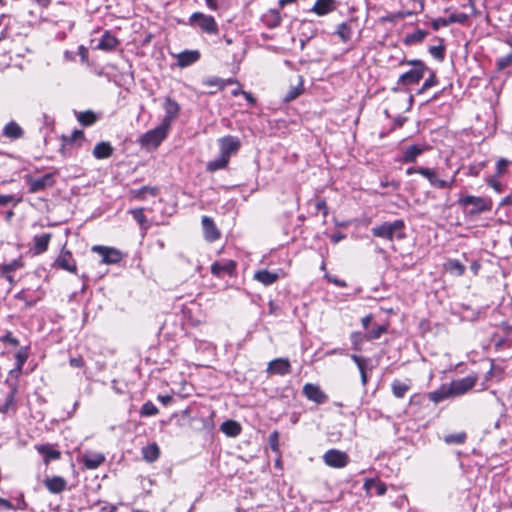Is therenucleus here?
<instances>
[{"label": "nucleus", "instance_id": "1", "mask_svg": "<svg viewBox=\"0 0 512 512\" xmlns=\"http://www.w3.org/2000/svg\"><path fill=\"white\" fill-rule=\"evenodd\" d=\"M374 237L393 241L394 239L402 240L406 237L405 222L397 219L393 222H383L371 228Z\"/></svg>", "mask_w": 512, "mask_h": 512}, {"label": "nucleus", "instance_id": "2", "mask_svg": "<svg viewBox=\"0 0 512 512\" xmlns=\"http://www.w3.org/2000/svg\"><path fill=\"white\" fill-rule=\"evenodd\" d=\"M170 127L161 123L159 126L145 132L139 138L140 145L145 149L157 148L167 137Z\"/></svg>", "mask_w": 512, "mask_h": 512}, {"label": "nucleus", "instance_id": "3", "mask_svg": "<svg viewBox=\"0 0 512 512\" xmlns=\"http://www.w3.org/2000/svg\"><path fill=\"white\" fill-rule=\"evenodd\" d=\"M458 203L463 207L472 206L469 215H476L492 209V201L488 198L467 195L459 198Z\"/></svg>", "mask_w": 512, "mask_h": 512}, {"label": "nucleus", "instance_id": "4", "mask_svg": "<svg viewBox=\"0 0 512 512\" xmlns=\"http://www.w3.org/2000/svg\"><path fill=\"white\" fill-rule=\"evenodd\" d=\"M322 458L327 466L337 469L346 467L350 461L348 454L338 449H329Z\"/></svg>", "mask_w": 512, "mask_h": 512}, {"label": "nucleus", "instance_id": "5", "mask_svg": "<svg viewBox=\"0 0 512 512\" xmlns=\"http://www.w3.org/2000/svg\"><path fill=\"white\" fill-rule=\"evenodd\" d=\"M190 24L198 25L201 30L208 34H217L218 27L213 16L205 15L201 12L193 13L189 18Z\"/></svg>", "mask_w": 512, "mask_h": 512}, {"label": "nucleus", "instance_id": "6", "mask_svg": "<svg viewBox=\"0 0 512 512\" xmlns=\"http://www.w3.org/2000/svg\"><path fill=\"white\" fill-rule=\"evenodd\" d=\"M26 182L29 186L28 191L30 193H37L45 190L46 188L52 187L55 183L54 174L47 173L39 178H33L26 176Z\"/></svg>", "mask_w": 512, "mask_h": 512}, {"label": "nucleus", "instance_id": "7", "mask_svg": "<svg viewBox=\"0 0 512 512\" xmlns=\"http://www.w3.org/2000/svg\"><path fill=\"white\" fill-rule=\"evenodd\" d=\"M92 251L98 253L105 264H117L123 259V253L113 247L95 245Z\"/></svg>", "mask_w": 512, "mask_h": 512}, {"label": "nucleus", "instance_id": "8", "mask_svg": "<svg viewBox=\"0 0 512 512\" xmlns=\"http://www.w3.org/2000/svg\"><path fill=\"white\" fill-rule=\"evenodd\" d=\"M220 154L230 159L231 155L238 152L241 147V142L238 137L227 135L218 140Z\"/></svg>", "mask_w": 512, "mask_h": 512}, {"label": "nucleus", "instance_id": "9", "mask_svg": "<svg viewBox=\"0 0 512 512\" xmlns=\"http://www.w3.org/2000/svg\"><path fill=\"white\" fill-rule=\"evenodd\" d=\"M419 174L422 175L424 178H426L432 187L438 188V189L451 188L455 181L454 177H452L449 181L440 179L438 177L436 170L433 168L425 167V169H421L419 171Z\"/></svg>", "mask_w": 512, "mask_h": 512}, {"label": "nucleus", "instance_id": "10", "mask_svg": "<svg viewBox=\"0 0 512 512\" xmlns=\"http://www.w3.org/2000/svg\"><path fill=\"white\" fill-rule=\"evenodd\" d=\"M477 381L476 376H466L464 378L453 381L450 384V391L452 396H459L465 394L472 389Z\"/></svg>", "mask_w": 512, "mask_h": 512}, {"label": "nucleus", "instance_id": "11", "mask_svg": "<svg viewBox=\"0 0 512 512\" xmlns=\"http://www.w3.org/2000/svg\"><path fill=\"white\" fill-rule=\"evenodd\" d=\"M429 149L426 144H412L402 149V155L399 159L402 163H414L416 159Z\"/></svg>", "mask_w": 512, "mask_h": 512}, {"label": "nucleus", "instance_id": "12", "mask_svg": "<svg viewBox=\"0 0 512 512\" xmlns=\"http://www.w3.org/2000/svg\"><path fill=\"white\" fill-rule=\"evenodd\" d=\"M163 108L165 110V116L162 123L165 124V126L171 127L172 123L179 115L180 105L174 99L166 97L163 103Z\"/></svg>", "mask_w": 512, "mask_h": 512}, {"label": "nucleus", "instance_id": "13", "mask_svg": "<svg viewBox=\"0 0 512 512\" xmlns=\"http://www.w3.org/2000/svg\"><path fill=\"white\" fill-rule=\"evenodd\" d=\"M267 373L284 376L291 373V364L287 358H276L268 363Z\"/></svg>", "mask_w": 512, "mask_h": 512}, {"label": "nucleus", "instance_id": "14", "mask_svg": "<svg viewBox=\"0 0 512 512\" xmlns=\"http://www.w3.org/2000/svg\"><path fill=\"white\" fill-rule=\"evenodd\" d=\"M236 269V263L233 260H220L211 265V273L216 277L232 276Z\"/></svg>", "mask_w": 512, "mask_h": 512}, {"label": "nucleus", "instance_id": "15", "mask_svg": "<svg viewBox=\"0 0 512 512\" xmlns=\"http://www.w3.org/2000/svg\"><path fill=\"white\" fill-rule=\"evenodd\" d=\"M303 394L307 399L317 403L323 404L327 401V395L320 389L319 386L307 383L303 387Z\"/></svg>", "mask_w": 512, "mask_h": 512}, {"label": "nucleus", "instance_id": "16", "mask_svg": "<svg viewBox=\"0 0 512 512\" xmlns=\"http://www.w3.org/2000/svg\"><path fill=\"white\" fill-rule=\"evenodd\" d=\"M57 267L66 270L71 273H76L77 267L76 262L72 256V253L68 250H63L55 261Z\"/></svg>", "mask_w": 512, "mask_h": 512}, {"label": "nucleus", "instance_id": "17", "mask_svg": "<svg viewBox=\"0 0 512 512\" xmlns=\"http://www.w3.org/2000/svg\"><path fill=\"white\" fill-rule=\"evenodd\" d=\"M202 228L204 233V238L209 242H214L220 237V232L217 229L212 218L208 216H203L202 220Z\"/></svg>", "mask_w": 512, "mask_h": 512}, {"label": "nucleus", "instance_id": "18", "mask_svg": "<svg viewBox=\"0 0 512 512\" xmlns=\"http://www.w3.org/2000/svg\"><path fill=\"white\" fill-rule=\"evenodd\" d=\"M44 486L52 494H60L67 489V481L61 476L48 477L44 480Z\"/></svg>", "mask_w": 512, "mask_h": 512}, {"label": "nucleus", "instance_id": "19", "mask_svg": "<svg viewBox=\"0 0 512 512\" xmlns=\"http://www.w3.org/2000/svg\"><path fill=\"white\" fill-rule=\"evenodd\" d=\"M119 45V40L110 31H105L95 49L102 50L105 52H111L116 49Z\"/></svg>", "mask_w": 512, "mask_h": 512}, {"label": "nucleus", "instance_id": "20", "mask_svg": "<svg viewBox=\"0 0 512 512\" xmlns=\"http://www.w3.org/2000/svg\"><path fill=\"white\" fill-rule=\"evenodd\" d=\"M424 73L421 69H411L399 76L397 84L401 86L418 84L423 78Z\"/></svg>", "mask_w": 512, "mask_h": 512}, {"label": "nucleus", "instance_id": "21", "mask_svg": "<svg viewBox=\"0 0 512 512\" xmlns=\"http://www.w3.org/2000/svg\"><path fill=\"white\" fill-rule=\"evenodd\" d=\"M35 449L43 456V461L47 465L50 461L58 460L61 457V452L53 447L51 444L36 445Z\"/></svg>", "mask_w": 512, "mask_h": 512}, {"label": "nucleus", "instance_id": "22", "mask_svg": "<svg viewBox=\"0 0 512 512\" xmlns=\"http://www.w3.org/2000/svg\"><path fill=\"white\" fill-rule=\"evenodd\" d=\"M177 65L181 68L188 67L196 63L200 59V52L198 50H184L177 56Z\"/></svg>", "mask_w": 512, "mask_h": 512}, {"label": "nucleus", "instance_id": "23", "mask_svg": "<svg viewBox=\"0 0 512 512\" xmlns=\"http://www.w3.org/2000/svg\"><path fill=\"white\" fill-rule=\"evenodd\" d=\"M105 461V456L99 452H86L82 456V463L87 469H97Z\"/></svg>", "mask_w": 512, "mask_h": 512}, {"label": "nucleus", "instance_id": "24", "mask_svg": "<svg viewBox=\"0 0 512 512\" xmlns=\"http://www.w3.org/2000/svg\"><path fill=\"white\" fill-rule=\"evenodd\" d=\"M9 387L10 390L5 396L4 403L0 406V412L3 414L10 411H16L17 386L15 384H10Z\"/></svg>", "mask_w": 512, "mask_h": 512}, {"label": "nucleus", "instance_id": "25", "mask_svg": "<svg viewBox=\"0 0 512 512\" xmlns=\"http://www.w3.org/2000/svg\"><path fill=\"white\" fill-rule=\"evenodd\" d=\"M113 147L109 142H99L94 147L92 154L96 159H107L113 154Z\"/></svg>", "mask_w": 512, "mask_h": 512}, {"label": "nucleus", "instance_id": "26", "mask_svg": "<svg viewBox=\"0 0 512 512\" xmlns=\"http://www.w3.org/2000/svg\"><path fill=\"white\" fill-rule=\"evenodd\" d=\"M220 430L228 437H237L241 433L242 427L235 420H226L221 424Z\"/></svg>", "mask_w": 512, "mask_h": 512}, {"label": "nucleus", "instance_id": "27", "mask_svg": "<svg viewBox=\"0 0 512 512\" xmlns=\"http://www.w3.org/2000/svg\"><path fill=\"white\" fill-rule=\"evenodd\" d=\"M335 34L340 38L343 43L351 40L353 35V22H343L337 26Z\"/></svg>", "mask_w": 512, "mask_h": 512}, {"label": "nucleus", "instance_id": "28", "mask_svg": "<svg viewBox=\"0 0 512 512\" xmlns=\"http://www.w3.org/2000/svg\"><path fill=\"white\" fill-rule=\"evenodd\" d=\"M51 237V233H44L42 235L34 236L33 242L35 254H42L48 249Z\"/></svg>", "mask_w": 512, "mask_h": 512}, {"label": "nucleus", "instance_id": "29", "mask_svg": "<svg viewBox=\"0 0 512 512\" xmlns=\"http://www.w3.org/2000/svg\"><path fill=\"white\" fill-rule=\"evenodd\" d=\"M334 0H317L311 9V12L324 16L334 10Z\"/></svg>", "mask_w": 512, "mask_h": 512}, {"label": "nucleus", "instance_id": "30", "mask_svg": "<svg viewBox=\"0 0 512 512\" xmlns=\"http://www.w3.org/2000/svg\"><path fill=\"white\" fill-rule=\"evenodd\" d=\"M262 21L270 29L276 28L281 23V15L277 9H270L262 16Z\"/></svg>", "mask_w": 512, "mask_h": 512}, {"label": "nucleus", "instance_id": "31", "mask_svg": "<svg viewBox=\"0 0 512 512\" xmlns=\"http://www.w3.org/2000/svg\"><path fill=\"white\" fill-rule=\"evenodd\" d=\"M23 134V129L15 121L7 123L3 128V135L10 139H19Z\"/></svg>", "mask_w": 512, "mask_h": 512}, {"label": "nucleus", "instance_id": "32", "mask_svg": "<svg viewBox=\"0 0 512 512\" xmlns=\"http://www.w3.org/2000/svg\"><path fill=\"white\" fill-rule=\"evenodd\" d=\"M160 449L156 443H151L142 448L143 459L149 463L156 461L159 458Z\"/></svg>", "mask_w": 512, "mask_h": 512}, {"label": "nucleus", "instance_id": "33", "mask_svg": "<svg viewBox=\"0 0 512 512\" xmlns=\"http://www.w3.org/2000/svg\"><path fill=\"white\" fill-rule=\"evenodd\" d=\"M254 279H256L260 283L268 286V285H271V284H273L274 282L277 281L278 274L272 273V272H270L268 270H261V271H257L255 273Z\"/></svg>", "mask_w": 512, "mask_h": 512}, {"label": "nucleus", "instance_id": "34", "mask_svg": "<svg viewBox=\"0 0 512 512\" xmlns=\"http://www.w3.org/2000/svg\"><path fill=\"white\" fill-rule=\"evenodd\" d=\"M428 35V32L417 29L414 32L407 34L404 38V43L407 45H413L421 43L425 37Z\"/></svg>", "mask_w": 512, "mask_h": 512}, {"label": "nucleus", "instance_id": "35", "mask_svg": "<svg viewBox=\"0 0 512 512\" xmlns=\"http://www.w3.org/2000/svg\"><path fill=\"white\" fill-rule=\"evenodd\" d=\"M97 119V115L91 110L79 112L77 114V120L82 126H91L97 121Z\"/></svg>", "mask_w": 512, "mask_h": 512}, {"label": "nucleus", "instance_id": "36", "mask_svg": "<svg viewBox=\"0 0 512 512\" xmlns=\"http://www.w3.org/2000/svg\"><path fill=\"white\" fill-rule=\"evenodd\" d=\"M304 90V87H303V77L302 76H298V83L296 86H293L289 89V91L287 92V94L285 95L284 97V101L285 102H290L294 99H296Z\"/></svg>", "mask_w": 512, "mask_h": 512}, {"label": "nucleus", "instance_id": "37", "mask_svg": "<svg viewBox=\"0 0 512 512\" xmlns=\"http://www.w3.org/2000/svg\"><path fill=\"white\" fill-rule=\"evenodd\" d=\"M452 396L450 388L442 387L438 390L432 391L429 393V399L434 403H439L448 397Z\"/></svg>", "mask_w": 512, "mask_h": 512}, {"label": "nucleus", "instance_id": "38", "mask_svg": "<svg viewBox=\"0 0 512 512\" xmlns=\"http://www.w3.org/2000/svg\"><path fill=\"white\" fill-rule=\"evenodd\" d=\"M393 395L396 398H403L407 391L410 389V386L407 383H404L400 380H394L391 384Z\"/></svg>", "mask_w": 512, "mask_h": 512}, {"label": "nucleus", "instance_id": "39", "mask_svg": "<svg viewBox=\"0 0 512 512\" xmlns=\"http://www.w3.org/2000/svg\"><path fill=\"white\" fill-rule=\"evenodd\" d=\"M228 163L229 159L220 154L216 159L208 162L207 170L210 172H215L217 170L226 168Z\"/></svg>", "mask_w": 512, "mask_h": 512}, {"label": "nucleus", "instance_id": "40", "mask_svg": "<svg viewBox=\"0 0 512 512\" xmlns=\"http://www.w3.org/2000/svg\"><path fill=\"white\" fill-rule=\"evenodd\" d=\"M386 332H387V326L378 325L376 328H373L372 330L368 331L364 335V338L366 341L376 340V339H379Z\"/></svg>", "mask_w": 512, "mask_h": 512}, {"label": "nucleus", "instance_id": "41", "mask_svg": "<svg viewBox=\"0 0 512 512\" xmlns=\"http://www.w3.org/2000/svg\"><path fill=\"white\" fill-rule=\"evenodd\" d=\"M132 217L137 221V223L140 225L141 229L146 231L149 228V225L147 223V219L145 215L143 214V209H133L130 211Z\"/></svg>", "mask_w": 512, "mask_h": 512}, {"label": "nucleus", "instance_id": "42", "mask_svg": "<svg viewBox=\"0 0 512 512\" xmlns=\"http://www.w3.org/2000/svg\"><path fill=\"white\" fill-rule=\"evenodd\" d=\"M446 269L457 276H461L465 272V266L458 260H450L447 263Z\"/></svg>", "mask_w": 512, "mask_h": 512}, {"label": "nucleus", "instance_id": "43", "mask_svg": "<svg viewBox=\"0 0 512 512\" xmlns=\"http://www.w3.org/2000/svg\"><path fill=\"white\" fill-rule=\"evenodd\" d=\"M158 408L151 402H145L140 409V416L142 417H150L158 414Z\"/></svg>", "mask_w": 512, "mask_h": 512}, {"label": "nucleus", "instance_id": "44", "mask_svg": "<svg viewBox=\"0 0 512 512\" xmlns=\"http://www.w3.org/2000/svg\"><path fill=\"white\" fill-rule=\"evenodd\" d=\"M466 440V433L465 432H459L455 434H449L444 437V441L447 444H463Z\"/></svg>", "mask_w": 512, "mask_h": 512}, {"label": "nucleus", "instance_id": "45", "mask_svg": "<svg viewBox=\"0 0 512 512\" xmlns=\"http://www.w3.org/2000/svg\"><path fill=\"white\" fill-rule=\"evenodd\" d=\"M202 84L205 86H215L219 90H222L226 87V81L217 76H212L202 81Z\"/></svg>", "mask_w": 512, "mask_h": 512}, {"label": "nucleus", "instance_id": "46", "mask_svg": "<svg viewBox=\"0 0 512 512\" xmlns=\"http://www.w3.org/2000/svg\"><path fill=\"white\" fill-rule=\"evenodd\" d=\"M23 262L20 259H14L8 264H3L1 266V273H12L20 268H22Z\"/></svg>", "mask_w": 512, "mask_h": 512}, {"label": "nucleus", "instance_id": "47", "mask_svg": "<svg viewBox=\"0 0 512 512\" xmlns=\"http://www.w3.org/2000/svg\"><path fill=\"white\" fill-rule=\"evenodd\" d=\"M350 357L354 361V363L357 365L360 373H362V371L366 372V369L370 362V360L368 358L358 356L356 354H352Z\"/></svg>", "mask_w": 512, "mask_h": 512}, {"label": "nucleus", "instance_id": "48", "mask_svg": "<svg viewBox=\"0 0 512 512\" xmlns=\"http://www.w3.org/2000/svg\"><path fill=\"white\" fill-rule=\"evenodd\" d=\"M352 347L355 351H361L363 340H365L364 335L360 332H353L350 336Z\"/></svg>", "mask_w": 512, "mask_h": 512}, {"label": "nucleus", "instance_id": "49", "mask_svg": "<svg viewBox=\"0 0 512 512\" xmlns=\"http://www.w3.org/2000/svg\"><path fill=\"white\" fill-rule=\"evenodd\" d=\"M429 53L438 61H443V59L445 57V46L444 45L431 46L429 48Z\"/></svg>", "mask_w": 512, "mask_h": 512}, {"label": "nucleus", "instance_id": "50", "mask_svg": "<svg viewBox=\"0 0 512 512\" xmlns=\"http://www.w3.org/2000/svg\"><path fill=\"white\" fill-rule=\"evenodd\" d=\"M438 83L436 74L432 71L430 76L424 81L422 87L418 90V94L423 93L427 89L435 86Z\"/></svg>", "mask_w": 512, "mask_h": 512}, {"label": "nucleus", "instance_id": "51", "mask_svg": "<svg viewBox=\"0 0 512 512\" xmlns=\"http://www.w3.org/2000/svg\"><path fill=\"white\" fill-rule=\"evenodd\" d=\"M449 25L452 23L464 24L468 20V15L465 13H453L448 18Z\"/></svg>", "mask_w": 512, "mask_h": 512}, {"label": "nucleus", "instance_id": "52", "mask_svg": "<svg viewBox=\"0 0 512 512\" xmlns=\"http://www.w3.org/2000/svg\"><path fill=\"white\" fill-rule=\"evenodd\" d=\"M269 445L271 447V449L273 451H277L278 450V446H279V433L277 431H273L270 435H269Z\"/></svg>", "mask_w": 512, "mask_h": 512}, {"label": "nucleus", "instance_id": "53", "mask_svg": "<svg viewBox=\"0 0 512 512\" xmlns=\"http://www.w3.org/2000/svg\"><path fill=\"white\" fill-rule=\"evenodd\" d=\"M431 26L434 31L439 30L441 27L449 26L447 18H436L431 21Z\"/></svg>", "mask_w": 512, "mask_h": 512}, {"label": "nucleus", "instance_id": "54", "mask_svg": "<svg viewBox=\"0 0 512 512\" xmlns=\"http://www.w3.org/2000/svg\"><path fill=\"white\" fill-rule=\"evenodd\" d=\"M146 193H150L151 195H156L157 193V189L156 188H153V187H148V186H143L141 187L138 191H137V194L136 196L140 199H144L145 198V194Z\"/></svg>", "mask_w": 512, "mask_h": 512}, {"label": "nucleus", "instance_id": "55", "mask_svg": "<svg viewBox=\"0 0 512 512\" xmlns=\"http://www.w3.org/2000/svg\"><path fill=\"white\" fill-rule=\"evenodd\" d=\"M14 202V205L20 202V199H15L12 195H1L0 194V206H6L9 203Z\"/></svg>", "mask_w": 512, "mask_h": 512}, {"label": "nucleus", "instance_id": "56", "mask_svg": "<svg viewBox=\"0 0 512 512\" xmlns=\"http://www.w3.org/2000/svg\"><path fill=\"white\" fill-rule=\"evenodd\" d=\"M407 64L414 66L413 69H421V71L425 72L428 70L425 63L418 59L408 60L406 61Z\"/></svg>", "mask_w": 512, "mask_h": 512}, {"label": "nucleus", "instance_id": "57", "mask_svg": "<svg viewBox=\"0 0 512 512\" xmlns=\"http://www.w3.org/2000/svg\"><path fill=\"white\" fill-rule=\"evenodd\" d=\"M508 161L506 159H499L496 163V171H497V174L498 175H501L503 173L506 172V169H507V166H508Z\"/></svg>", "mask_w": 512, "mask_h": 512}, {"label": "nucleus", "instance_id": "58", "mask_svg": "<svg viewBox=\"0 0 512 512\" xmlns=\"http://www.w3.org/2000/svg\"><path fill=\"white\" fill-rule=\"evenodd\" d=\"M72 367L81 368L84 366V360L82 357L71 358L69 361Z\"/></svg>", "mask_w": 512, "mask_h": 512}, {"label": "nucleus", "instance_id": "59", "mask_svg": "<svg viewBox=\"0 0 512 512\" xmlns=\"http://www.w3.org/2000/svg\"><path fill=\"white\" fill-rule=\"evenodd\" d=\"M380 185H381V187H383V188H386V187H392L394 190H396V189H398V188H399V182L394 181V180H392V181L382 180V181L380 182Z\"/></svg>", "mask_w": 512, "mask_h": 512}, {"label": "nucleus", "instance_id": "60", "mask_svg": "<svg viewBox=\"0 0 512 512\" xmlns=\"http://www.w3.org/2000/svg\"><path fill=\"white\" fill-rule=\"evenodd\" d=\"M78 55L80 56L82 62H86L88 59V50L84 46H80L78 48Z\"/></svg>", "mask_w": 512, "mask_h": 512}, {"label": "nucleus", "instance_id": "61", "mask_svg": "<svg viewBox=\"0 0 512 512\" xmlns=\"http://www.w3.org/2000/svg\"><path fill=\"white\" fill-rule=\"evenodd\" d=\"M83 139H84V132L81 130H75V131H73V133L71 135L70 141L73 142V141L83 140Z\"/></svg>", "mask_w": 512, "mask_h": 512}, {"label": "nucleus", "instance_id": "62", "mask_svg": "<svg viewBox=\"0 0 512 512\" xmlns=\"http://www.w3.org/2000/svg\"><path fill=\"white\" fill-rule=\"evenodd\" d=\"M158 400L163 404V405H168L172 402L173 398L172 396L170 395H159L158 396Z\"/></svg>", "mask_w": 512, "mask_h": 512}, {"label": "nucleus", "instance_id": "63", "mask_svg": "<svg viewBox=\"0 0 512 512\" xmlns=\"http://www.w3.org/2000/svg\"><path fill=\"white\" fill-rule=\"evenodd\" d=\"M316 208L319 211H323L324 215H327V213H328L327 212V205H326V202L324 200L318 201L316 203Z\"/></svg>", "mask_w": 512, "mask_h": 512}, {"label": "nucleus", "instance_id": "64", "mask_svg": "<svg viewBox=\"0 0 512 512\" xmlns=\"http://www.w3.org/2000/svg\"><path fill=\"white\" fill-rule=\"evenodd\" d=\"M13 505L6 499L0 498V509H13Z\"/></svg>", "mask_w": 512, "mask_h": 512}]
</instances>
